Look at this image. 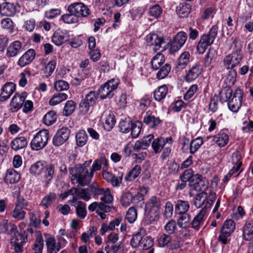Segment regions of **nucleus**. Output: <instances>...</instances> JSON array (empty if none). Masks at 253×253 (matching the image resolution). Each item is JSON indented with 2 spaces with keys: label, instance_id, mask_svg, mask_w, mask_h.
<instances>
[{
  "label": "nucleus",
  "instance_id": "f257e3e1",
  "mask_svg": "<svg viewBox=\"0 0 253 253\" xmlns=\"http://www.w3.org/2000/svg\"><path fill=\"white\" fill-rule=\"evenodd\" d=\"M243 92L240 89H237L233 94L231 88L226 87L222 89L219 94V99L221 103L228 102L229 109L234 112H236L241 107Z\"/></svg>",
  "mask_w": 253,
  "mask_h": 253
},
{
  "label": "nucleus",
  "instance_id": "f03ea898",
  "mask_svg": "<svg viewBox=\"0 0 253 253\" xmlns=\"http://www.w3.org/2000/svg\"><path fill=\"white\" fill-rule=\"evenodd\" d=\"M217 31L218 27L215 25L212 27L208 34L200 36L196 48L199 54H203L207 47L213 43L217 36Z\"/></svg>",
  "mask_w": 253,
  "mask_h": 253
},
{
  "label": "nucleus",
  "instance_id": "7ed1b4c3",
  "mask_svg": "<svg viewBox=\"0 0 253 253\" xmlns=\"http://www.w3.org/2000/svg\"><path fill=\"white\" fill-rule=\"evenodd\" d=\"M161 202L159 198L151 197L146 205V209L149 216L150 222L157 221L161 213Z\"/></svg>",
  "mask_w": 253,
  "mask_h": 253
},
{
  "label": "nucleus",
  "instance_id": "20e7f679",
  "mask_svg": "<svg viewBox=\"0 0 253 253\" xmlns=\"http://www.w3.org/2000/svg\"><path fill=\"white\" fill-rule=\"evenodd\" d=\"M119 84L118 79H112L101 85L97 91V94L101 99L111 98L114 95L115 90Z\"/></svg>",
  "mask_w": 253,
  "mask_h": 253
},
{
  "label": "nucleus",
  "instance_id": "39448f33",
  "mask_svg": "<svg viewBox=\"0 0 253 253\" xmlns=\"http://www.w3.org/2000/svg\"><path fill=\"white\" fill-rule=\"evenodd\" d=\"M49 138V132L46 129L40 130L31 141V146L34 150H40L44 148Z\"/></svg>",
  "mask_w": 253,
  "mask_h": 253
},
{
  "label": "nucleus",
  "instance_id": "423d86ee",
  "mask_svg": "<svg viewBox=\"0 0 253 253\" xmlns=\"http://www.w3.org/2000/svg\"><path fill=\"white\" fill-rule=\"evenodd\" d=\"M75 170V172L72 177L77 179V182L81 186L88 185L93 176H90V173H88L87 169L79 165L76 167Z\"/></svg>",
  "mask_w": 253,
  "mask_h": 253
},
{
  "label": "nucleus",
  "instance_id": "0eeeda50",
  "mask_svg": "<svg viewBox=\"0 0 253 253\" xmlns=\"http://www.w3.org/2000/svg\"><path fill=\"white\" fill-rule=\"evenodd\" d=\"M235 229V224L232 219L226 220L222 227L218 239L224 245L228 243V238Z\"/></svg>",
  "mask_w": 253,
  "mask_h": 253
},
{
  "label": "nucleus",
  "instance_id": "6e6552de",
  "mask_svg": "<svg viewBox=\"0 0 253 253\" xmlns=\"http://www.w3.org/2000/svg\"><path fill=\"white\" fill-rule=\"evenodd\" d=\"M243 57L241 50L237 49L231 54L227 55L223 60L224 67L228 70L234 69V68L238 65Z\"/></svg>",
  "mask_w": 253,
  "mask_h": 253
},
{
  "label": "nucleus",
  "instance_id": "1a4fd4ad",
  "mask_svg": "<svg viewBox=\"0 0 253 253\" xmlns=\"http://www.w3.org/2000/svg\"><path fill=\"white\" fill-rule=\"evenodd\" d=\"M187 39V34L183 31L179 32L171 42L169 52L173 54L177 52L184 44Z\"/></svg>",
  "mask_w": 253,
  "mask_h": 253
},
{
  "label": "nucleus",
  "instance_id": "9d476101",
  "mask_svg": "<svg viewBox=\"0 0 253 253\" xmlns=\"http://www.w3.org/2000/svg\"><path fill=\"white\" fill-rule=\"evenodd\" d=\"M67 10L69 13L74 14L77 18L87 17L90 14L89 9L82 2H75L70 4Z\"/></svg>",
  "mask_w": 253,
  "mask_h": 253
},
{
  "label": "nucleus",
  "instance_id": "9b49d317",
  "mask_svg": "<svg viewBox=\"0 0 253 253\" xmlns=\"http://www.w3.org/2000/svg\"><path fill=\"white\" fill-rule=\"evenodd\" d=\"M207 181L203 179L202 176L199 174H196L193 176L189 182V185L191 189L196 191L205 190L208 186L206 184Z\"/></svg>",
  "mask_w": 253,
  "mask_h": 253
},
{
  "label": "nucleus",
  "instance_id": "f8f14e48",
  "mask_svg": "<svg viewBox=\"0 0 253 253\" xmlns=\"http://www.w3.org/2000/svg\"><path fill=\"white\" fill-rule=\"evenodd\" d=\"M70 130L67 127H62L59 129L52 139L54 146H59L66 142L69 137Z\"/></svg>",
  "mask_w": 253,
  "mask_h": 253
},
{
  "label": "nucleus",
  "instance_id": "ddd939ff",
  "mask_svg": "<svg viewBox=\"0 0 253 253\" xmlns=\"http://www.w3.org/2000/svg\"><path fill=\"white\" fill-rule=\"evenodd\" d=\"M69 33L66 30H57L52 37V42L57 46H60L68 41Z\"/></svg>",
  "mask_w": 253,
  "mask_h": 253
},
{
  "label": "nucleus",
  "instance_id": "4468645a",
  "mask_svg": "<svg viewBox=\"0 0 253 253\" xmlns=\"http://www.w3.org/2000/svg\"><path fill=\"white\" fill-rule=\"evenodd\" d=\"M26 98V92H23L21 94L17 93H15L10 102V106L12 107L11 108L12 112H15L20 109L23 105Z\"/></svg>",
  "mask_w": 253,
  "mask_h": 253
},
{
  "label": "nucleus",
  "instance_id": "2eb2a0df",
  "mask_svg": "<svg viewBox=\"0 0 253 253\" xmlns=\"http://www.w3.org/2000/svg\"><path fill=\"white\" fill-rule=\"evenodd\" d=\"M16 88V85L12 82L6 83L1 89L0 93V101H5L7 100L14 92Z\"/></svg>",
  "mask_w": 253,
  "mask_h": 253
},
{
  "label": "nucleus",
  "instance_id": "dca6fc26",
  "mask_svg": "<svg viewBox=\"0 0 253 253\" xmlns=\"http://www.w3.org/2000/svg\"><path fill=\"white\" fill-rule=\"evenodd\" d=\"M172 142V139L171 137L166 138L163 137L157 138L153 141L152 147L154 152L156 153H158L161 152L165 145L167 144L170 145Z\"/></svg>",
  "mask_w": 253,
  "mask_h": 253
},
{
  "label": "nucleus",
  "instance_id": "f3484780",
  "mask_svg": "<svg viewBox=\"0 0 253 253\" xmlns=\"http://www.w3.org/2000/svg\"><path fill=\"white\" fill-rule=\"evenodd\" d=\"M146 42L150 45H154L153 50L157 52L161 47V45L164 42V40L160 38L157 34H150L146 37Z\"/></svg>",
  "mask_w": 253,
  "mask_h": 253
},
{
  "label": "nucleus",
  "instance_id": "a211bd4d",
  "mask_svg": "<svg viewBox=\"0 0 253 253\" xmlns=\"http://www.w3.org/2000/svg\"><path fill=\"white\" fill-rule=\"evenodd\" d=\"M138 197L142 199V194H138L133 196L132 194L130 192H126L122 194L121 202L123 206L127 207L132 203H138Z\"/></svg>",
  "mask_w": 253,
  "mask_h": 253
},
{
  "label": "nucleus",
  "instance_id": "6ab92c4d",
  "mask_svg": "<svg viewBox=\"0 0 253 253\" xmlns=\"http://www.w3.org/2000/svg\"><path fill=\"white\" fill-rule=\"evenodd\" d=\"M22 49V43L19 41L11 42L7 47L6 56L8 57L16 56Z\"/></svg>",
  "mask_w": 253,
  "mask_h": 253
},
{
  "label": "nucleus",
  "instance_id": "aec40b11",
  "mask_svg": "<svg viewBox=\"0 0 253 253\" xmlns=\"http://www.w3.org/2000/svg\"><path fill=\"white\" fill-rule=\"evenodd\" d=\"M35 51L33 49L28 50L19 59L18 64L24 67L30 64L35 58Z\"/></svg>",
  "mask_w": 253,
  "mask_h": 253
},
{
  "label": "nucleus",
  "instance_id": "412c9836",
  "mask_svg": "<svg viewBox=\"0 0 253 253\" xmlns=\"http://www.w3.org/2000/svg\"><path fill=\"white\" fill-rule=\"evenodd\" d=\"M46 163L44 161H39L31 166L30 172L36 176L41 175L45 169Z\"/></svg>",
  "mask_w": 253,
  "mask_h": 253
},
{
  "label": "nucleus",
  "instance_id": "4be33fe9",
  "mask_svg": "<svg viewBox=\"0 0 253 253\" xmlns=\"http://www.w3.org/2000/svg\"><path fill=\"white\" fill-rule=\"evenodd\" d=\"M243 239L246 241H251L253 239V221L252 220L247 221L243 227Z\"/></svg>",
  "mask_w": 253,
  "mask_h": 253
},
{
  "label": "nucleus",
  "instance_id": "5701e85b",
  "mask_svg": "<svg viewBox=\"0 0 253 253\" xmlns=\"http://www.w3.org/2000/svg\"><path fill=\"white\" fill-rule=\"evenodd\" d=\"M46 245L47 251L49 253H57L61 248V243L59 242L56 243L55 239L53 237L47 238Z\"/></svg>",
  "mask_w": 253,
  "mask_h": 253
},
{
  "label": "nucleus",
  "instance_id": "b1692460",
  "mask_svg": "<svg viewBox=\"0 0 253 253\" xmlns=\"http://www.w3.org/2000/svg\"><path fill=\"white\" fill-rule=\"evenodd\" d=\"M17 7H19L17 3L7 2L0 9V12L2 15L13 16L16 13Z\"/></svg>",
  "mask_w": 253,
  "mask_h": 253
},
{
  "label": "nucleus",
  "instance_id": "393cba45",
  "mask_svg": "<svg viewBox=\"0 0 253 253\" xmlns=\"http://www.w3.org/2000/svg\"><path fill=\"white\" fill-rule=\"evenodd\" d=\"M206 213V210L202 209L198 214L194 217L191 222L192 227L197 230H198L201 226L203 224L204 221V217Z\"/></svg>",
  "mask_w": 253,
  "mask_h": 253
},
{
  "label": "nucleus",
  "instance_id": "a878e982",
  "mask_svg": "<svg viewBox=\"0 0 253 253\" xmlns=\"http://www.w3.org/2000/svg\"><path fill=\"white\" fill-rule=\"evenodd\" d=\"M202 72V68L199 65H195L188 71L186 80L187 82H192L196 79Z\"/></svg>",
  "mask_w": 253,
  "mask_h": 253
},
{
  "label": "nucleus",
  "instance_id": "bb28decb",
  "mask_svg": "<svg viewBox=\"0 0 253 253\" xmlns=\"http://www.w3.org/2000/svg\"><path fill=\"white\" fill-rule=\"evenodd\" d=\"M27 145V141L24 137H18L11 142V148L14 151H18L25 148Z\"/></svg>",
  "mask_w": 253,
  "mask_h": 253
},
{
  "label": "nucleus",
  "instance_id": "cd10ccee",
  "mask_svg": "<svg viewBox=\"0 0 253 253\" xmlns=\"http://www.w3.org/2000/svg\"><path fill=\"white\" fill-rule=\"evenodd\" d=\"M165 61L164 55L161 53H158L153 57L151 61L152 68L154 70H158L162 66Z\"/></svg>",
  "mask_w": 253,
  "mask_h": 253
},
{
  "label": "nucleus",
  "instance_id": "c85d7f7f",
  "mask_svg": "<svg viewBox=\"0 0 253 253\" xmlns=\"http://www.w3.org/2000/svg\"><path fill=\"white\" fill-rule=\"evenodd\" d=\"M212 140L220 147H223L227 144L229 136L224 132H220L213 136Z\"/></svg>",
  "mask_w": 253,
  "mask_h": 253
},
{
  "label": "nucleus",
  "instance_id": "c756f323",
  "mask_svg": "<svg viewBox=\"0 0 253 253\" xmlns=\"http://www.w3.org/2000/svg\"><path fill=\"white\" fill-rule=\"evenodd\" d=\"M20 176L18 173L14 169H8L7 171L5 178L6 182L14 184L19 181Z\"/></svg>",
  "mask_w": 253,
  "mask_h": 253
},
{
  "label": "nucleus",
  "instance_id": "7c9ffc66",
  "mask_svg": "<svg viewBox=\"0 0 253 253\" xmlns=\"http://www.w3.org/2000/svg\"><path fill=\"white\" fill-rule=\"evenodd\" d=\"M143 122L152 128L158 126L161 122L159 117H155L147 112L146 116L144 117Z\"/></svg>",
  "mask_w": 253,
  "mask_h": 253
},
{
  "label": "nucleus",
  "instance_id": "2f4dec72",
  "mask_svg": "<svg viewBox=\"0 0 253 253\" xmlns=\"http://www.w3.org/2000/svg\"><path fill=\"white\" fill-rule=\"evenodd\" d=\"M73 190H74V193H75L79 198L85 201H89L91 198V194L89 190L87 188L78 189L73 188H72V191Z\"/></svg>",
  "mask_w": 253,
  "mask_h": 253
},
{
  "label": "nucleus",
  "instance_id": "473e14b6",
  "mask_svg": "<svg viewBox=\"0 0 253 253\" xmlns=\"http://www.w3.org/2000/svg\"><path fill=\"white\" fill-rule=\"evenodd\" d=\"M141 172V168L140 166L135 165L125 177L126 181H132L137 178Z\"/></svg>",
  "mask_w": 253,
  "mask_h": 253
},
{
  "label": "nucleus",
  "instance_id": "72a5a7b5",
  "mask_svg": "<svg viewBox=\"0 0 253 253\" xmlns=\"http://www.w3.org/2000/svg\"><path fill=\"white\" fill-rule=\"evenodd\" d=\"M189 57L190 54L188 52H184L182 53L178 59L176 69L179 71L185 68L189 62Z\"/></svg>",
  "mask_w": 253,
  "mask_h": 253
},
{
  "label": "nucleus",
  "instance_id": "f704fd0d",
  "mask_svg": "<svg viewBox=\"0 0 253 253\" xmlns=\"http://www.w3.org/2000/svg\"><path fill=\"white\" fill-rule=\"evenodd\" d=\"M54 172V166L52 164H46L45 166V169L43 170L42 174L40 176L43 177L45 179L46 182L48 183L52 179Z\"/></svg>",
  "mask_w": 253,
  "mask_h": 253
},
{
  "label": "nucleus",
  "instance_id": "c9c22d12",
  "mask_svg": "<svg viewBox=\"0 0 253 253\" xmlns=\"http://www.w3.org/2000/svg\"><path fill=\"white\" fill-rule=\"evenodd\" d=\"M190 205L187 201L178 200L175 205V210L179 214L187 213Z\"/></svg>",
  "mask_w": 253,
  "mask_h": 253
},
{
  "label": "nucleus",
  "instance_id": "e433bc0d",
  "mask_svg": "<svg viewBox=\"0 0 253 253\" xmlns=\"http://www.w3.org/2000/svg\"><path fill=\"white\" fill-rule=\"evenodd\" d=\"M88 140V136L84 130H79L76 135V144L79 147L85 145Z\"/></svg>",
  "mask_w": 253,
  "mask_h": 253
},
{
  "label": "nucleus",
  "instance_id": "4c0bfd02",
  "mask_svg": "<svg viewBox=\"0 0 253 253\" xmlns=\"http://www.w3.org/2000/svg\"><path fill=\"white\" fill-rule=\"evenodd\" d=\"M237 72L235 69H230L225 76L224 82L228 85H233L236 81Z\"/></svg>",
  "mask_w": 253,
  "mask_h": 253
},
{
  "label": "nucleus",
  "instance_id": "58836bf2",
  "mask_svg": "<svg viewBox=\"0 0 253 253\" xmlns=\"http://www.w3.org/2000/svg\"><path fill=\"white\" fill-rule=\"evenodd\" d=\"M168 93V87L166 85H163L158 87L154 92V96L157 101L164 99Z\"/></svg>",
  "mask_w": 253,
  "mask_h": 253
},
{
  "label": "nucleus",
  "instance_id": "ea45409f",
  "mask_svg": "<svg viewBox=\"0 0 253 253\" xmlns=\"http://www.w3.org/2000/svg\"><path fill=\"white\" fill-rule=\"evenodd\" d=\"M177 13L181 17H186L191 11V7L189 4L186 3H180L177 7Z\"/></svg>",
  "mask_w": 253,
  "mask_h": 253
},
{
  "label": "nucleus",
  "instance_id": "a19ab883",
  "mask_svg": "<svg viewBox=\"0 0 253 253\" xmlns=\"http://www.w3.org/2000/svg\"><path fill=\"white\" fill-rule=\"evenodd\" d=\"M181 215L177 221V224L180 228H186L189 226L190 217L187 213L180 214Z\"/></svg>",
  "mask_w": 253,
  "mask_h": 253
},
{
  "label": "nucleus",
  "instance_id": "79ce46f5",
  "mask_svg": "<svg viewBox=\"0 0 253 253\" xmlns=\"http://www.w3.org/2000/svg\"><path fill=\"white\" fill-rule=\"evenodd\" d=\"M57 116L54 111H50L48 112L43 118V123L49 126L53 124L56 120Z\"/></svg>",
  "mask_w": 253,
  "mask_h": 253
},
{
  "label": "nucleus",
  "instance_id": "37998d69",
  "mask_svg": "<svg viewBox=\"0 0 253 253\" xmlns=\"http://www.w3.org/2000/svg\"><path fill=\"white\" fill-rule=\"evenodd\" d=\"M68 97V95L64 93H58L53 95L49 100V103L51 106L56 105L62 101L65 100Z\"/></svg>",
  "mask_w": 253,
  "mask_h": 253
},
{
  "label": "nucleus",
  "instance_id": "c03bdc74",
  "mask_svg": "<svg viewBox=\"0 0 253 253\" xmlns=\"http://www.w3.org/2000/svg\"><path fill=\"white\" fill-rule=\"evenodd\" d=\"M75 208L77 215L84 219L86 215V204L82 201H79Z\"/></svg>",
  "mask_w": 253,
  "mask_h": 253
},
{
  "label": "nucleus",
  "instance_id": "a18cd8bd",
  "mask_svg": "<svg viewBox=\"0 0 253 253\" xmlns=\"http://www.w3.org/2000/svg\"><path fill=\"white\" fill-rule=\"evenodd\" d=\"M171 70V66L169 64H166L160 68V70L157 73V77L159 80L166 78Z\"/></svg>",
  "mask_w": 253,
  "mask_h": 253
},
{
  "label": "nucleus",
  "instance_id": "49530a36",
  "mask_svg": "<svg viewBox=\"0 0 253 253\" xmlns=\"http://www.w3.org/2000/svg\"><path fill=\"white\" fill-rule=\"evenodd\" d=\"M115 123V116L113 114H109L106 117L104 127L106 130L110 131L113 128Z\"/></svg>",
  "mask_w": 253,
  "mask_h": 253
},
{
  "label": "nucleus",
  "instance_id": "de8ad7c7",
  "mask_svg": "<svg viewBox=\"0 0 253 253\" xmlns=\"http://www.w3.org/2000/svg\"><path fill=\"white\" fill-rule=\"evenodd\" d=\"M132 124V121L129 118H126L125 120H122L119 124L120 131L123 133L128 132Z\"/></svg>",
  "mask_w": 253,
  "mask_h": 253
},
{
  "label": "nucleus",
  "instance_id": "09e8293b",
  "mask_svg": "<svg viewBox=\"0 0 253 253\" xmlns=\"http://www.w3.org/2000/svg\"><path fill=\"white\" fill-rule=\"evenodd\" d=\"M143 237L140 232H138L133 235L130 241V245L133 248H136L139 246L141 247L143 240Z\"/></svg>",
  "mask_w": 253,
  "mask_h": 253
},
{
  "label": "nucleus",
  "instance_id": "8fccbe9b",
  "mask_svg": "<svg viewBox=\"0 0 253 253\" xmlns=\"http://www.w3.org/2000/svg\"><path fill=\"white\" fill-rule=\"evenodd\" d=\"M56 199V194L54 193H50L48 195L44 197L41 202V205L44 208L49 207Z\"/></svg>",
  "mask_w": 253,
  "mask_h": 253
},
{
  "label": "nucleus",
  "instance_id": "3c124183",
  "mask_svg": "<svg viewBox=\"0 0 253 253\" xmlns=\"http://www.w3.org/2000/svg\"><path fill=\"white\" fill-rule=\"evenodd\" d=\"M207 199V194L204 192H202L198 194L194 201V205L197 208H201Z\"/></svg>",
  "mask_w": 253,
  "mask_h": 253
},
{
  "label": "nucleus",
  "instance_id": "603ef678",
  "mask_svg": "<svg viewBox=\"0 0 253 253\" xmlns=\"http://www.w3.org/2000/svg\"><path fill=\"white\" fill-rule=\"evenodd\" d=\"M76 107L75 103L72 100L66 102L64 109L63 114L66 116L70 115L75 110Z\"/></svg>",
  "mask_w": 253,
  "mask_h": 253
},
{
  "label": "nucleus",
  "instance_id": "864d4df0",
  "mask_svg": "<svg viewBox=\"0 0 253 253\" xmlns=\"http://www.w3.org/2000/svg\"><path fill=\"white\" fill-rule=\"evenodd\" d=\"M203 139L201 137H198L191 142L190 152L191 154H194L203 144Z\"/></svg>",
  "mask_w": 253,
  "mask_h": 253
},
{
  "label": "nucleus",
  "instance_id": "5fc2aeb1",
  "mask_svg": "<svg viewBox=\"0 0 253 253\" xmlns=\"http://www.w3.org/2000/svg\"><path fill=\"white\" fill-rule=\"evenodd\" d=\"M172 237L171 235L168 234L163 233L158 238V244L160 247H163L170 243Z\"/></svg>",
  "mask_w": 253,
  "mask_h": 253
},
{
  "label": "nucleus",
  "instance_id": "6e6d98bb",
  "mask_svg": "<svg viewBox=\"0 0 253 253\" xmlns=\"http://www.w3.org/2000/svg\"><path fill=\"white\" fill-rule=\"evenodd\" d=\"M177 229L176 223L174 220L171 219L164 226V229L167 234H173Z\"/></svg>",
  "mask_w": 253,
  "mask_h": 253
},
{
  "label": "nucleus",
  "instance_id": "4d7b16f0",
  "mask_svg": "<svg viewBox=\"0 0 253 253\" xmlns=\"http://www.w3.org/2000/svg\"><path fill=\"white\" fill-rule=\"evenodd\" d=\"M137 216L136 210L133 207H131L126 212V218L128 222L132 223L136 220Z\"/></svg>",
  "mask_w": 253,
  "mask_h": 253
},
{
  "label": "nucleus",
  "instance_id": "13d9d810",
  "mask_svg": "<svg viewBox=\"0 0 253 253\" xmlns=\"http://www.w3.org/2000/svg\"><path fill=\"white\" fill-rule=\"evenodd\" d=\"M163 10L160 6L155 4L151 6L149 10V14L155 18H158L162 13Z\"/></svg>",
  "mask_w": 253,
  "mask_h": 253
},
{
  "label": "nucleus",
  "instance_id": "bf43d9fd",
  "mask_svg": "<svg viewBox=\"0 0 253 253\" xmlns=\"http://www.w3.org/2000/svg\"><path fill=\"white\" fill-rule=\"evenodd\" d=\"M54 86L57 91H61L67 90L69 87V85L66 81L59 80L54 83Z\"/></svg>",
  "mask_w": 253,
  "mask_h": 253
},
{
  "label": "nucleus",
  "instance_id": "052dcab7",
  "mask_svg": "<svg viewBox=\"0 0 253 253\" xmlns=\"http://www.w3.org/2000/svg\"><path fill=\"white\" fill-rule=\"evenodd\" d=\"M43 245L42 237L41 236H38L36 239L33 248L35 253H42Z\"/></svg>",
  "mask_w": 253,
  "mask_h": 253
},
{
  "label": "nucleus",
  "instance_id": "680f3d73",
  "mask_svg": "<svg viewBox=\"0 0 253 253\" xmlns=\"http://www.w3.org/2000/svg\"><path fill=\"white\" fill-rule=\"evenodd\" d=\"M22 209L23 208L15 207L11 213L12 216L17 220L23 219L25 217L26 213L23 210H22Z\"/></svg>",
  "mask_w": 253,
  "mask_h": 253
},
{
  "label": "nucleus",
  "instance_id": "e2e57ef3",
  "mask_svg": "<svg viewBox=\"0 0 253 253\" xmlns=\"http://www.w3.org/2000/svg\"><path fill=\"white\" fill-rule=\"evenodd\" d=\"M61 10L59 8H52L45 12L44 16L49 19H53L60 15Z\"/></svg>",
  "mask_w": 253,
  "mask_h": 253
},
{
  "label": "nucleus",
  "instance_id": "0e129e2a",
  "mask_svg": "<svg viewBox=\"0 0 253 253\" xmlns=\"http://www.w3.org/2000/svg\"><path fill=\"white\" fill-rule=\"evenodd\" d=\"M56 65V61L54 60L48 62L44 68V71L46 77L50 76L54 71Z\"/></svg>",
  "mask_w": 253,
  "mask_h": 253
},
{
  "label": "nucleus",
  "instance_id": "69168bd1",
  "mask_svg": "<svg viewBox=\"0 0 253 253\" xmlns=\"http://www.w3.org/2000/svg\"><path fill=\"white\" fill-rule=\"evenodd\" d=\"M142 126L141 123L140 122H137L135 124H133L130 130L131 131V136L133 138L137 137L141 131V128Z\"/></svg>",
  "mask_w": 253,
  "mask_h": 253
},
{
  "label": "nucleus",
  "instance_id": "338daca9",
  "mask_svg": "<svg viewBox=\"0 0 253 253\" xmlns=\"http://www.w3.org/2000/svg\"><path fill=\"white\" fill-rule=\"evenodd\" d=\"M123 173L119 172L117 176L113 174V177L111 178L110 183L113 187H119L121 185L123 180Z\"/></svg>",
  "mask_w": 253,
  "mask_h": 253
},
{
  "label": "nucleus",
  "instance_id": "774afa93",
  "mask_svg": "<svg viewBox=\"0 0 253 253\" xmlns=\"http://www.w3.org/2000/svg\"><path fill=\"white\" fill-rule=\"evenodd\" d=\"M61 18L64 22L68 24L75 23L77 22L78 21V19L77 16L70 13L63 14Z\"/></svg>",
  "mask_w": 253,
  "mask_h": 253
}]
</instances>
